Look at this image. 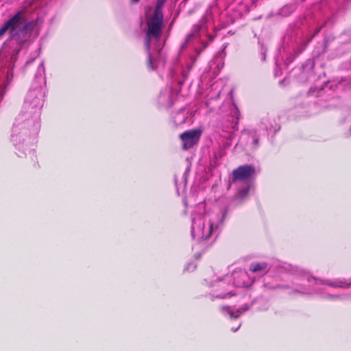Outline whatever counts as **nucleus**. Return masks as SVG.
<instances>
[{
  "instance_id": "f257e3e1",
  "label": "nucleus",
  "mask_w": 351,
  "mask_h": 351,
  "mask_svg": "<svg viewBox=\"0 0 351 351\" xmlns=\"http://www.w3.org/2000/svg\"><path fill=\"white\" fill-rule=\"evenodd\" d=\"M17 15L19 23L14 25L10 40L4 44L0 52V56L5 55L7 61L10 63L16 60V56L22 47L38 35L42 23L39 18L27 22L23 11L18 12Z\"/></svg>"
},
{
  "instance_id": "f03ea898",
  "label": "nucleus",
  "mask_w": 351,
  "mask_h": 351,
  "mask_svg": "<svg viewBox=\"0 0 351 351\" xmlns=\"http://www.w3.org/2000/svg\"><path fill=\"white\" fill-rule=\"evenodd\" d=\"M45 75V69L43 62H41L35 74L33 86L28 91L20 112L29 114V118L31 119L29 123L34 132L40 128V110L43 106L45 96L43 84L46 82Z\"/></svg>"
},
{
  "instance_id": "7ed1b4c3",
  "label": "nucleus",
  "mask_w": 351,
  "mask_h": 351,
  "mask_svg": "<svg viewBox=\"0 0 351 351\" xmlns=\"http://www.w3.org/2000/svg\"><path fill=\"white\" fill-rule=\"evenodd\" d=\"M30 121L29 114L19 113L12 127L10 141L16 149V154L20 158L27 155L26 151L29 155L34 154V141L39 128L34 132L31 129L32 127L29 123Z\"/></svg>"
},
{
  "instance_id": "20e7f679",
  "label": "nucleus",
  "mask_w": 351,
  "mask_h": 351,
  "mask_svg": "<svg viewBox=\"0 0 351 351\" xmlns=\"http://www.w3.org/2000/svg\"><path fill=\"white\" fill-rule=\"evenodd\" d=\"M294 285L297 286L295 291L302 294L321 293L326 287L333 288H348L351 285V281L346 279L321 280L311 277L308 274L304 273L302 276L295 277Z\"/></svg>"
},
{
  "instance_id": "39448f33",
  "label": "nucleus",
  "mask_w": 351,
  "mask_h": 351,
  "mask_svg": "<svg viewBox=\"0 0 351 351\" xmlns=\"http://www.w3.org/2000/svg\"><path fill=\"white\" fill-rule=\"evenodd\" d=\"M191 216V234L193 239L197 242L204 241L216 233L219 224L214 220L213 215L193 213Z\"/></svg>"
},
{
  "instance_id": "423d86ee",
  "label": "nucleus",
  "mask_w": 351,
  "mask_h": 351,
  "mask_svg": "<svg viewBox=\"0 0 351 351\" xmlns=\"http://www.w3.org/2000/svg\"><path fill=\"white\" fill-rule=\"evenodd\" d=\"M162 21L163 16H158L154 14L147 22V30L146 32L145 46L148 56L147 66L150 70H154L156 67L153 62L150 50L152 45L154 50H160V47L158 43L161 37Z\"/></svg>"
},
{
  "instance_id": "0eeeda50",
  "label": "nucleus",
  "mask_w": 351,
  "mask_h": 351,
  "mask_svg": "<svg viewBox=\"0 0 351 351\" xmlns=\"http://www.w3.org/2000/svg\"><path fill=\"white\" fill-rule=\"evenodd\" d=\"M232 278V276H226L223 279H218L215 283H211L210 286L216 288V292L219 293L216 295V298H226L234 295L235 293L232 292L230 289L234 286L233 283L230 282Z\"/></svg>"
},
{
  "instance_id": "6e6552de",
  "label": "nucleus",
  "mask_w": 351,
  "mask_h": 351,
  "mask_svg": "<svg viewBox=\"0 0 351 351\" xmlns=\"http://www.w3.org/2000/svg\"><path fill=\"white\" fill-rule=\"evenodd\" d=\"M202 131L198 129L186 131L180 135L182 142V148L188 150L197 145L199 141Z\"/></svg>"
},
{
  "instance_id": "1a4fd4ad",
  "label": "nucleus",
  "mask_w": 351,
  "mask_h": 351,
  "mask_svg": "<svg viewBox=\"0 0 351 351\" xmlns=\"http://www.w3.org/2000/svg\"><path fill=\"white\" fill-rule=\"evenodd\" d=\"M255 173L252 165H241L232 171V181H248Z\"/></svg>"
},
{
  "instance_id": "9d476101",
  "label": "nucleus",
  "mask_w": 351,
  "mask_h": 351,
  "mask_svg": "<svg viewBox=\"0 0 351 351\" xmlns=\"http://www.w3.org/2000/svg\"><path fill=\"white\" fill-rule=\"evenodd\" d=\"M234 282L233 285L235 287H247L250 285L248 281V275L245 271L239 270L234 271L232 274Z\"/></svg>"
},
{
  "instance_id": "9b49d317",
  "label": "nucleus",
  "mask_w": 351,
  "mask_h": 351,
  "mask_svg": "<svg viewBox=\"0 0 351 351\" xmlns=\"http://www.w3.org/2000/svg\"><path fill=\"white\" fill-rule=\"evenodd\" d=\"M19 21V17L17 13H16L12 18L8 20L0 28V38L5 35V34L10 31V36H12V31L14 27V25H16Z\"/></svg>"
},
{
  "instance_id": "f8f14e48",
  "label": "nucleus",
  "mask_w": 351,
  "mask_h": 351,
  "mask_svg": "<svg viewBox=\"0 0 351 351\" xmlns=\"http://www.w3.org/2000/svg\"><path fill=\"white\" fill-rule=\"evenodd\" d=\"M250 308V305L245 304L241 308H238L236 312L231 309L230 306H221V310L223 313H228L230 318H238L241 314L244 313Z\"/></svg>"
},
{
  "instance_id": "ddd939ff",
  "label": "nucleus",
  "mask_w": 351,
  "mask_h": 351,
  "mask_svg": "<svg viewBox=\"0 0 351 351\" xmlns=\"http://www.w3.org/2000/svg\"><path fill=\"white\" fill-rule=\"evenodd\" d=\"M250 270L252 272H258L263 271H267V263L265 262L252 263L250 267Z\"/></svg>"
},
{
  "instance_id": "4468645a",
  "label": "nucleus",
  "mask_w": 351,
  "mask_h": 351,
  "mask_svg": "<svg viewBox=\"0 0 351 351\" xmlns=\"http://www.w3.org/2000/svg\"><path fill=\"white\" fill-rule=\"evenodd\" d=\"M186 116L184 114L182 111L178 112L173 117V121L176 125H180L184 123L186 121Z\"/></svg>"
},
{
  "instance_id": "2eb2a0df",
  "label": "nucleus",
  "mask_w": 351,
  "mask_h": 351,
  "mask_svg": "<svg viewBox=\"0 0 351 351\" xmlns=\"http://www.w3.org/2000/svg\"><path fill=\"white\" fill-rule=\"evenodd\" d=\"M166 0H158L156 7L154 10V13L157 15L163 16L162 11V7L163 6Z\"/></svg>"
},
{
  "instance_id": "dca6fc26",
  "label": "nucleus",
  "mask_w": 351,
  "mask_h": 351,
  "mask_svg": "<svg viewBox=\"0 0 351 351\" xmlns=\"http://www.w3.org/2000/svg\"><path fill=\"white\" fill-rule=\"evenodd\" d=\"M232 113L233 114V116L236 118V122L234 123V125L233 126V128L237 130V128H236V126L238 125L239 123V120L240 118V112L238 108L236 106H234V109L232 110Z\"/></svg>"
},
{
  "instance_id": "f3484780",
  "label": "nucleus",
  "mask_w": 351,
  "mask_h": 351,
  "mask_svg": "<svg viewBox=\"0 0 351 351\" xmlns=\"http://www.w3.org/2000/svg\"><path fill=\"white\" fill-rule=\"evenodd\" d=\"M193 37V34H189L186 36L185 41L181 45L180 50L183 51L187 47V45L190 42L191 39Z\"/></svg>"
},
{
  "instance_id": "a211bd4d",
  "label": "nucleus",
  "mask_w": 351,
  "mask_h": 351,
  "mask_svg": "<svg viewBox=\"0 0 351 351\" xmlns=\"http://www.w3.org/2000/svg\"><path fill=\"white\" fill-rule=\"evenodd\" d=\"M249 191V186L240 190L239 195L241 197H244L247 195Z\"/></svg>"
},
{
  "instance_id": "6ab92c4d",
  "label": "nucleus",
  "mask_w": 351,
  "mask_h": 351,
  "mask_svg": "<svg viewBox=\"0 0 351 351\" xmlns=\"http://www.w3.org/2000/svg\"><path fill=\"white\" fill-rule=\"evenodd\" d=\"M196 266L194 265L193 264H189L185 269L187 270V271H193L195 269Z\"/></svg>"
},
{
  "instance_id": "aec40b11",
  "label": "nucleus",
  "mask_w": 351,
  "mask_h": 351,
  "mask_svg": "<svg viewBox=\"0 0 351 351\" xmlns=\"http://www.w3.org/2000/svg\"><path fill=\"white\" fill-rule=\"evenodd\" d=\"M253 143L255 147H257L258 145V139L257 138H254V139L253 141Z\"/></svg>"
},
{
  "instance_id": "412c9836",
  "label": "nucleus",
  "mask_w": 351,
  "mask_h": 351,
  "mask_svg": "<svg viewBox=\"0 0 351 351\" xmlns=\"http://www.w3.org/2000/svg\"><path fill=\"white\" fill-rule=\"evenodd\" d=\"M240 326H241V324H239L238 325V326H237V327H236V328H232V329H231V330H232L233 332H236V331H237V330H239V328H240Z\"/></svg>"
},
{
  "instance_id": "4be33fe9",
  "label": "nucleus",
  "mask_w": 351,
  "mask_h": 351,
  "mask_svg": "<svg viewBox=\"0 0 351 351\" xmlns=\"http://www.w3.org/2000/svg\"><path fill=\"white\" fill-rule=\"evenodd\" d=\"M325 298H339V295H324Z\"/></svg>"
},
{
  "instance_id": "5701e85b",
  "label": "nucleus",
  "mask_w": 351,
  "mask_h": 351,
  "mask_svg": "<svg viewBox=\"0 0 351 351\" xmlns=\"http://www.w3.org/2000/svg\"><path fill=\"white\" fill-rule=\"evenodd\" d=\"M172 105H173V102H172L171 101H170L167 104V106L168 107H171Z\"/></svg>"
},
{
  "instance_id": "b1692460",
  "label": "nucleus",
  "mask_w": 351,
  "mask_h": 351,
  "mask_svg": "<svg viewBox=\"0 0 351 351\" xmlns=\"http://www.w3.org/2000/svg\"><path fill=\"white\" fill-rule=\"evenodd\" d=\"M217 233H218V229L217 230L216 233H215V234H212V236H213V235H215V237H217Z\"/></svg>"
},
{
  "instance_id": "393cba45",
  "label": "nucleus",
  "mask_w": 351,
  "mask_h": 351,
  "mask_svg": "<svg viewBox=\"0 0 351 351\" xmlns=\"http://www.w3.org/2000/svg\"><path fill=\"white\" fill-rule=\"evenodd\" d=\"M132 3H136L138 2L139 0H131Z\"/></svg>"
},
{
  "instance_id": "a878e982",
  "label": "nucleus",
  "mask_w": 351,
  "mask_h": 351,
  "mask_svg": "<svg viewBox=\"0 0 351 351\" xmlns=\"http://www.w3.org/2000/svg\"><path fill=\"white\" fill-rule=\"evenodd\" d=\"M217 294L219 293L218 292H217ZM216 295H217V293H216L215 295V294H213V296H215H215H216Z\"/></svg>"
}]
</instances>
